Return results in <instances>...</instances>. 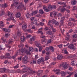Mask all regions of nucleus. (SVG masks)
Wrapping results in <instances>:
<instances>
[{"instance_id": "1", "label": "nucleus", "mask_w": 77, "mask_h": 77, "mask_svg": "<svg viewBox=\"0 0 77 77\" xmlns=\"http://www.w3.org/2000/svg\"><path fill=\"white\" fill-rule=\"evenodd\" d=\"M25 66V65L21 66L22 68H23V69L25 70V72H29V73L32 74V75L33 74V72L34 73H35V71H33V70H32V68L31 67L24 68Z\"/></svg>"}, {"instance_id": "2", "label": "nucleus", "mask_w": 77, "mask_h": 77, "mask_svg": "<svg viewBox=\"0 0 77 77\" xmlns=\"http://www.w3.org/2000/svg\"><path fill=\"white\" fill-rule=\"evenodd\" d=\"M45 50L46 51H50V50H51L52 52H54V48L52 46H50V47L46 48Z\"/></svg>"}, {"instance_id": "3", "label": "nucleus", "mask_w": 77, "mask_h": 77, "mask_svg": "<svg viewBox=\"0 0 77 77\" xmlns=\"http://www.w3.org/2000/svg\"><path fill=\"white\" fill-rule=\"evenodd\" d=\"M35 42V45H36V46L38 47V48H39V51H42V48L41 46V44H40V43L36 42Z\"/></svg>"}, {"instance_id": "4", "label": "nucleus", "mask_w": 77, "mask_h": 77, "mask_svg": "<svg viewBox=\"0 0 77 77\" xmlns=\"http://www.w3.org/2000/svg\"><path fill=\"white\" fill-rule=\"evenodd\" d=\"M35 42V45H36V46L38 47V48H39V51H42V48L41 46V44H40V43L36 42Z\"/></svg>"}, {"instance_id": "5", "label": "nucleus", "mask_w": 77, "mask_h": 77, "mask_svg": "<svg viewBox=\"0 0 77 77\" xmlns=\"http://www.w3.org/2000/svg\"><path fill=\"white\" fill-rule=\"evenodd\" d=\"M50 22H51L52 24H55L56 26H59V23L56 21V20H55L54 19H52L51 20H50Z\"/></svg>"}, {"instance_id": "6", "label": "nucleus", "mask_w": 77, "mask_h": 77, "mask_svg": "<svg viewBox=\"0 0 77 77\" xmlns=\"http://www.w3.org/2000/svg\"><path fill=\"white\" fill-rule=\"evenodd\" d=\"M62 66L63 67L64 69H67L69 67V65L66 63V62H64L62 64Z\"/></svg>"}, {"instance_id": "7", "label": "nucleus", "mask_w": 77, "mask_h": 77, "mask_svg": "<svg viewBox=\"0 0 77 77\" xmlns=\"http://www.w3.org/2000/svg\"><path fill=\"white\" fill-rule=\"evenodd\" d=\"M74 45L72 44H70L68 47L69 48H70L71 50H75V48H74Z\"/></svg>"}, {"instance_id": "8", "label": "nucleus", "mask_w": 77, "mask_h": 77, "mask_svg": "<svg viewBox=\"0 0 77 77\" xmlns=\"http://www.w3.org/2000/svg\"><path fill=\"white\" fill-rule=\"evenodd\" d=\"M7 72L9 73L14 74V73H16V71L15 70H10L9 69H8Z\"/></svg>"}, {"instance_id": "9", "label": "nucleus", "mask_w": 77, "mask_h": 77, "mask_svg": "<svg viewBox=\"0 0 77 77\" xmlns=\"http://www.w3.org/2000/svg\"><path fill=\"white\" fill-rule=\"evenodd\" d=\"M23 61H24L25 62H24L25 64H26L27 63V61L28 60V57H27V56H25L23 58Z\"/></svg>"}, {"instance_id": "10", "label": "nucleus", "mask_w": 77, "mask_h": 77, "mask_svg": "<svg viewBox=\"0 0 77 77\" xmlns=\"http://www.w3.org/2000/svg\"><path fill=\"white\" fill-rule=\"evenodd\" d=\"M8 15L10 18V19H11V18H12V17H14V14H11L10 12H8Z\"/></svg>"}, {"instance_id": "11", "label": "nucleus", "mask_w": 77, "mask_h": 77, "mask_svg": "<svg viewBox=\"0 0 77 77\" xmlns=\"http://www.w3.org/2000/svg\"><path fill=\"white\" fill-rule=\"evenodd\" d=\"M21 17V13L20 12H18L17 13V14L16 15V18H19V19L21 20V17Z\"/></svg>"}, {"instance_id": "12", "label": "nucleus", "mask_w": 77, "mask_h": 77, "mask_svg": "<svg viewBox=\"0 0 77 77\" xmlns=\"http://www.w3.org/2000/svg\"><path fill=\"white\" fill-rule=\"evenodd\" d=\"M5 57L6 59H11V57H10V53H7Z\"/></svg>"}, {"instance_id": "13", "label": "nucleus", "mask_w": 77, "mask_h": 77, "mask_svg": "<svg viewBox=\"0 0 77 77\" xmlns=\"http://www.w3.org/2000/svg\"><path fill=\"white\" fill-rule=\"evenodd\" d=\"M5 11L4 10H2L1 11H0V17H2L3 15H5Z\"/></svg>"}, {"instance_id": "14", "label": "nucleus", "mask_w": 77, "mask_h": 77, "mask_svg": "<svg viewBox=\"0 0 77 77\" xmlns=\"http://www.w3.org/2000/svg\"><path fill=\"white\" fill-rule=\"evenodd\" d=\"M71 3L72 5H75L77 3V1L76 0H72Z\"/></svg>"}, {"instance_id": "15", "label": "nucleus", "mask_w": 77, "mask_h": 77, "mask_svg": "<svg viewBox=\"0 0 77 77\" xmlns=\"http://www.w3.org/2000/svg\"><path fill=\"white\" fill-rule=\"evenodd\" d=\"M25 53L27 54V55H30L31 54V53H30V52L28 50H27L25 51Z\"/></svg>"}, {"instance_id": "16", "label": "nucleus", "mask_w": 77, "mask_h": 77, "mask_svg": "<svg viewBox=\"0 0 77 77\" xmlns=\"http://www.w3.org/2000/svg\"><path fill=\"white\" fill-rule=\"evenodd\" d=\"M18 56L17 54H15L14 56H12V58L14 59V61H16L17 59H16V57Z\"/></svg>"}, {"instance_id": "17", "label": "nucleus", "mask_w": 77, "mask_h": 77, "mask_svg": "<svg viewBox=\"0 0 77 77\" xmlns=\"http://www.w3.org/2000/svg\"><path fill=\"white\" fill-rule=\"evenodd\" d=\"M18 4V2H15L13 4H12L11 6V8H13L14 6H17V5Z\"/></svg>"}, {"instance_id": "18", "label": "nucleus", "mask_w": 77, "mask_h": 77, "mask_svg": "<svg viewBox=\"0 0 77 77\" xmlns=\"http://www.w3.org/2000/svg\"><path fill=\"white\" fill-rule=\"evenodd\" d=\"M25 51H26V49L25 48H22L20 50V52L22 53H25Z\"/></svg>"}, {"instance_id": "19", "label": "nucleus", "mask_w": 77, "mask_h": 77, "mask_svg": "<svg viewBox=\"0 0 77 77\" xmlns=\"http://www.w3.org/2000/svg\"><path fill=\"white\" fill-rule=\"evenodd\" d=\"M60 73L63 76H65L66 75V72L63 71L61 72Z\"/></svg>"}, {"instance_id": "20", "label": "nucleus", "mask_w": 77, "mask_h": 77, "mask_svg": "<svg viewBox=\"0 0 77 77\" xmlns=\"http://www.w3.org/2000/svg\"><path fill=\"white\" fill-rule=\"evenodd\" d=\"M6 70V68H1V72H5V71Z\"/></svg>"}, {"instance_id": "21", "label": "nucleus", "mask_w": 77, "mask_h": 77, "mask_svg": "<svg viewBox=\"0 0 77 77\" xmlns=\"http://www.w3.org/2000/svg\"><path fill=\"white\" fill-rule=\"evenodd\" d=\"M63 58V57L62 56L58 55L57 56V59H58V60H61Z\"/></svg>"}, {"instance_id": "22", "label": "nucleus", "mask_w": 77, "mask_h": 77, "mask_svg": "<svg viewBox=\"0 0 77 77\" xmlns=\"http://www.w3.org/2000/svg\"><path fill=\"white\" fill-rule=\"evenodd\" d=\"M26 28H27V26H26V24H23L22 26V28L23 29V30H25Z\"/></svg>"}, {"instance_id": "23", "label": "nucleus", "mask_w": 77, "mask_h": 77, "mask_svg": "<svg viewBox=\"0 0 77 77\" xmlns=\"http://www.w3.org/2000/svg\"><path fill=\"white\" fill-rule=\"evenodd\" d=\"M20 40L22 42H24L25 41V38L24 36H21L20 37Z\"/></svg>"}, {"instance_id": "24", "label": "nucleus", "mask_w": 77, "mask_h": 77, "mask_svg": "<svg viewBox=\"0 0 77 77\" xmlns=\"http://www.w3.org/2000/svg\"><path fill=\"white\" fill-rule=\"evenodd\" d=\"M70 37V36H69V35H66V37L65 38V40H66V41H68V40H69V38Z\"/></svg>"}, {"instance_id": "25", "label": "nucleus", "mask_w": 77, "mask_h": 77, "mask_svg": "<svg viewBox=\"0 0 77 77\" xmlns=\"http://www.w3.org/2000/svg\"><path fill=\"white\" fill-rule=\"evenodd\" d=\"M17 35L18 36H20L21 35V31H17Z\"/></svg>"}, {"instance_id": "26", "label": "nucleus", "mask_w": 77, "mask_h": 77, "mask_svg": "<svg viewBox=\"0 0 77 77\" xmlns=\"http://www.w3.org/2000/svg\"><path fill=\"white\" fill-rule=\"evenodd\" d=\"M8 44H12L13 42V39L11 38L9 40Z\"/></svg>"}, {"instance_id": "27", "label": "nucleus", "mask_w": 77, "mask_h": 77, "mask_svg": "<svg viewBox=\"0 0 77 77\" xmlns=\"http://www.w3.org/2000/svg\"><path fill=\"white\" fill-rule=\"evenodd\" d=\"M51 26L53 32H56V29L53 28V26Z\"/></svg>"}, {"instance_id": "28", "label": "nucleus", "mask_w": 77, "mask_h": 77, "mask_svg": "<svg viewBox=\"0 0 77 77\" xmlns=\"http://www.w3.org/2000/svg\"><path fill=\"white\" fill-rule=\"evenodd\" d=\"M52 14L53 15H54V16L56 15L57 14V12L56 11H53L52 13Z\"/></svg>"}, {"instance_id": "29", "label": "nucleus", "mask_w": 77, "mask_h": 77, "mask_svg": "<svg viewBox=\"0 0 77 77\" xmlns=\"http://www.w3.org/2000/svg\"><path fill=\"white\" fill-rule=\"evenodd\" d=\"M2 40L3 43H5L6 42V39H4V38H2Z\"/></svg>"}, {"instance_id": "30", "label": "nucleus", "mask_w": 77, "mask_h": 77, "mask_svg": "<svg viewBox=\"0 0 77 77\" xmlns=\"http://www.w3.org/2000/svg\"><path fill=\"white\" fill-rule=\"evenodd\" d=\"M41 41L42 42H45L47 41V39H46L45 38H43L41 39Z\"/></svg>"}, {"instance_id": "31", "label": "nucleus", "mask_w": 77, "mask_h": 77, "mask_svg": "<svg viewBox=\"0 0 77 77\" xmlns=\"http://www.w3.org/2000/svg\"><path fill=\"white\" fill-rule=\"evenodd\" d=\"M39 12L40 14H45V13L44 11H43V10L41 9L39 10Z\"/></svg>"}, {"instance_id": "32", "label": "nucleus", "mask_w": 77, "mask_h": 77, "mask_svg": "<svg viewBox=\"0 0 77 77\" xmlns=\"http://www.w3.org/2000/svg\"><path fill=\"white\" fill-rule=\"evenodd\" d=\"M30 15H31L30 14H29V13H28L27 14L26 16L27 18H30Z\"/></svg>"}, {"instance_id": "33", "label": "nucleus", "mask_w": 77, "mask_h": 77, "mask_svg": "<svg viewBox=\"0 0 77 77\" xmlns=\"http://www.w3.org/2000/svg\"><path fill=\"white\" fill-rule=\"evenodd\" d=\"M29 51L32 52V51H33V48H32V47H30L29 48Z\"/></svg>"}, {"instance_id": "34", "label": "nucleus", "mask_w": 77, "mask_h": 77, "mask_svg": "<svg viewBox=\"0 0 77 77\" xmlns=\"http://www.w3.org/2000/svg\"><path fill=\"white\" fill-rule=\"evenodd\" d=\"M66 10V9L65 8H63L61 9V12H65V11Z\"/></svg>"}, {"instance_id": "35", "label": "nucleus", "mask_w": 77, "mask_h": 77, "mask_svg": "<svg viewBox=\"0 0 77 77\" xmlns=\"http://www.w3.org/2000/svg\"><path fill=\"white\" fill-rule=\"evenodd\" d=\"M8 6L7 5V3H5L3 5H2V7L3 8H6Z\"/></svg>"}, {"instance_id": "36", "label": "nucleus", "mask_w": 77, "mask_h": 77, "mask_svg": "<svg viewBox=\"0 0 77 77\" xmlns=\"http://www.w3.org/2000/svg\"><path fill=\"white\" fill-rule=\"evenodd\" d=\"M35 39V38H34V37H32V38H30V41L31 42H32L34 41Z\"/></svg>"}, {"instance_id": "37", "label": "nucleus", "mask_w": 77, "mask_h": 77, "mask_svg": "<svg viewBox=\"0 0 77 77\" xmlns=\"http://www.w3.org/2000/svg\"><path fill=\"white\" fill-rule=\"evenodd\" d=\"M38 72L41 74L42 72H43V70H38Z\"/></svg>"}, {"instance_id": "38", "label": "nucleus", "mask_w": 77, "mask_h": 77, "mask_svg": "<svg viewBox=\"0 0 77 77\" xmlns=\"http://www.w3.org/2000/svg\"><path fill=\"white\" fill-rule=\"evenodd\" d=\"M69 20L71 21H75V19H74V18H70Z\"/></svg>"}, {"instance_id": "39", "label": "nucleus", "mask_w": 77, "mask_h": 77, "mask_svg": "<svg viewBox=\"0 0 77 77\" xmlns=\"http://www.w3.org/2000/svg\"><path fill=\"white\" fill-rule=\"evenodd\" d=\"M67 24H68V26H72V22H69L68 23H67Z\"/></svg>"}, {"instance_id": "40", "label": "nucleus", "mask_w": 77, "mask_h": 77, "mask_svg": "<svg viewBox=\"0 0 77 77\" xmlns=\"http://www.w3.org/2000/svg\"><path fill=\"white\" fill-rule=\"evenodd\" d=\"M48 8L50 10H51L52 9V5H49L48 6Z\"/></svg>"}, {"instance_id": "41", "label": "nucleus", "mask_w": 77, "mask_h": 77, "mask_svg": "<svg viewBox=\"0 0 77 77\" xmlns=\"http://www.w3.org/2000/svg\"><path fill=\"white\" fill-rule=\"evenodd\" d=\"M51 39H49L48 41V42L47 43V44H50V43H51Z\"/></svg>"}, {"instance_id": "42", "label": "nucleus", "mask_w": 77, "mask_h": 77, "mask_svg": "<svg viewBox=\"0 0 77 77\" xmlns=\"http://www.w3.org/2000/svg\"><path fill=\"white\" fill-rule=\"evenodd\" d=\"M75 72H72L71 73L70 72V73L69 74V76H71V75H72V74H75Z\"/></svg>"}, {"instance_id": "43", "label": "nucleus", "mask_w": 77, "mask_h": 77, "mask_svg": "<svg viewBox=\"0 0 77 77\" xmlns=\"http://www.w3.org/2000/svg\"><path fill=\"white\" fill-rule=\"evenodd\" d=\"M5 48L4 46L2 47L0 46V50H5Z\"/></svg>"}, {"instance_id": "44", "label": "nucleus", "mask_w": 77, "mask_h": 77, "mask_svg": "<svg viewBox=\"0 0 77 77\" xmlns=\"http://www.w3.org/2000/svg\"><path fill=\"white\" fill-rule=\"evenodd\" d=\"M52 9H56V6L54 5H52Z\"/></svg>"}, {"instance_id": "45", "label": "nucleus", "mask_w": 77, "mask_h": 77, "mask_svg": "<svg viewBox=\"0 0 77 77\" xmlns=\"http://www.w3.org/2000/svg\"><path fill=\"white\" fill-rule=\"evenodd\" d=\"M37 63H38V64H39V63H41V61L40 59H38L37 60Z\"/></svg>"}, {"instance_id": "46", "label": "nucleus", "mask_w": 77, "mask_h": 77, "mask_svg": "<svg viewBox=\"0 0 77 77\" xmlns=\"http://www.w3.org/2000/svg\"><path fill=\"white\" fill-rule=\"evenodd\" d=\"M21 6L22 8H23V9H24V10H26V7H24V5H20V6Z\"/></svg>"}, {"instance_id": "47", "label": "nucleus", "mask_w": 77, "mask_h": 77, "mask_svg": "<svg viewBox=\"0 0 77 77\" xmlns=\"http://www.w3.org/2000/svg\"><path fill=\"white\" fill-rule=\"evenodd\" d=\"M44 1V3H48L49 2V0H43Z\"/></svg>"}, {"instance_id": "48", "label": "nucleus", "mask_w": 77, "mask_h": 77, "mask_svg": "<svg viewBox=\"0 0 77 77\" xmlns=\"http://www.w3.org/2000/svg\"><path fill=\"white\" fill-rule=\"evenodd\" d=\"M64 23V21H61V23H60V26H63Z\"/></svg>"}, {"instance_id": "49", "label": "nucleus", "mask_w": 77, "mask_h": 77, "mask_svg": "<svg viewBox=\"0 0 77 77\" xmlns=\"http://www.w3.org/2000/svg\"><path fill=\"white\" fill-rule=\"evenodd\" d=\"M1 59H6V56H1L0 57Z\"/></svg>"}, {"instance_id": "50", "label": "nucleus", "mask_w": 77, "mask_h": 77, "mask_svg": "<svg viewBox=\"0 0 77 77\" xmlns=\"http://www.w3.org/2000/svg\"><path fill=\"white\" fill-rule=\"evenodd\" d=\"M3 30L5 31V32H8V30L7 29H6L5 28H3Z\"/></svg>"}, {"instance_id": "51", "label": "nucleus", "mask_w": 77, "mask_h": 77, "mask_svg": "<svg viewBox=\"0 0 77 77\" xmlns=\"http://www.w3.org/2000/svg\"><path fill=\"white\" fill-rule=\"evenodd\" d=\"M35 20V17H32L30 19V20H31V21H33Z\"/></svg>"}, {"instance_id": "52", "label": "nucleus", "mask_w": 77, "mask_h": 77, "mask_svg": "<svg viewBox=\"0 0 77 77\" xmlns=\"http://www.w3.org/2000/svg\"><path fill=\"white\" fill-rule=\"evenodd\" d=\"M73 38H77V35L75 34L73 35Z\"/></svg>"}, {"instance_id": "53", "label": "nucleus", "mask_w": 77, "mask_h": 77, "mask_svg": "<svg viewBox=\"0 0 77 77\" xmlns=\"http://www.w3.org/2000/svg\"><path fill=\"white\" fill-rule=\"evenodd\" d=\"M19 64H17V65L16 66L14 67V68H15V69L18 68H19Z\"/></svg>"}, {"instance_id": "54", "label": "nucleus", "mask_w": 77, "mask_h": 77, "mask_svg": "<svg viewBox=\"0 0 77 77\" xmlns=\"http://www.w3.org/2000/svg\"><path fill=\"white\" fill-rule=\"evenodd\" d=\"M65 49H66V48H64V49H63V51H64L65 54H67L68 53V52H67V51L66 50H65Z\"/></svg>"}, {"instance_id": "55", "label": "nucleus", "mask_w": 77, "mask_h": 77, "mask_svg": "<svg viewBox=\"0 0 77 77\" xmlns=\"http://www.w3.org/2000/svg\"><path fill=\"white\" fill-rule=\"evenodd\" d=\"M62 14L60 13H59L57 15V17H62Z\"/></svg>"}, {"instance_id": "56", "label": "nucleus", "mask_w": 77, "mask_h": 77, "mask_svg": "<svg viewBox=\"0 0 77 77\" xmlns=\"http://www.w3.org/2000/svg\"><path fill=\"white\" fill-rule=\"evenodd\" d=\"M48 59H49V57L48 56H47L45 57V60H48Z\"/></svg>"}, {"instance_id": "57", "label": "nucleus", "mask_w": 77, "mask_h": 77, "mask_svg": "<svg viewBox=\"0 0 77 77\" xmlns=\"http://www.w3.org/2000/svg\"><path fill=\"white\" fill-rule=\"evenodd\" d=\"M33 23L34 24H37V21L35 20H34L33 21Z\"/></svg>"}, {"instance_id": "58", "label": "nucleus", "mask_w": 77, "mask_h": 77, "mask_svg": "<svg viewBox=\"0 0 77 77\" xmlns=\"http://www.w3.org/2000/svg\"><path fill=\"white\" fill-rule=\"evenodd\" d=\"M11 20H13L14 23H15V22H16V21L14 19V17L12 18H11Z\"/></svg>"}, {"instance_id": "59", "label": "nucleus", "mask_w": 77, "mask_h": 77, "mask_svg": "<svg viewBox=\"0 0 77 77\" xmlns=\"http://www.w3.org/2000/svg\"><path fill=\"white\" fill-rule=\"evenodd\" d=\"M64 20H65V17H63L61 18V21H64Z\"/></svg>"}, {"instance_id": "60", "label": "nucleus", "mask_w": 77, "mask_h": 77, "mask_svg": "<svg viewBox=\"0 0 77 77\" xmlns=\"http://www.w3.org/2000/svg\"><path fill=\"white\" fill-rule=\"evenodd\" d=\"M27 73H26L22 75V77H27Z\"/></svg>"}, {"instance_id": "61", "label": "nucleus", "mask_w": 77, "mask_h": 77, "mask_svg": "<svg viewBox=\"0 0 77 77\" xmlns=\"http://www.w3.org/2000/svg\"><path fill=\"white\" fill-rule=\"evenodd\" d=\"M32 62L34 64V63L35 64L36 63V60H32Z\"/></svg>"}, {"instance_id": "62", "label": "nucleus", "mask_w": 77, "mask_h": 77, "mask_svg": "<svg viewBox=\"0 0 77 77\" xmlns=\"http://www.w3.org/2000/svg\"><path fill=\"white\" fill-rule=\"evenodd\" d=\"M40 60H41V62H44V59L43 58H41Z\"/></svg>"}, {"instance_id": "63", "label": "nucleus", "mask_w": 77, "mask_h": 77, "mask_svg": "<svg viewBox=\"0 0 77 77\" xmlns=\"http://www.w3.org/2000/svg\"><path fill=\"white\" fill-rule=\"evenodd\" d=\"M58 4H59L60 5H64V2H58Z\"/></svg>"}, {"instance_id": "64", "label": "nucleus", "mask_w": 77, "mask_h": 77, "mask_svg": "<svg viewBox=\"0 0 77 77\" xmlns=\"http://www.w3.org/2000/svg\"><path fill=\"white\" fill-rule=\"evenodd\" d=\"M48 30V27L46 26L45 28V30Z\"/></svg>"}]
</instances>
